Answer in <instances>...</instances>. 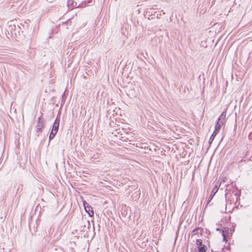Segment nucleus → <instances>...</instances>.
<instances>
[{
  "instance_id": "nucleus-15",
  "label": "nucleus",
  "mask_w": 252,
  "mask_h": 252,
  "mask_svg": "<svg viewBox=\"0 0 252 252\" xmlns=\"http://www.w3.org/2000/svg\"><path fill=\"white\" fill-rule=\"evenodd\" d=\"M87 223L89 225H90V222L89 221H87Z\"/></svg>"
},
{
  "instance_id": "nucleus-6",
  "label": "nucleus",
  "mask_w": 252,
  "mask_h": 252,
  "mask_svg": "<svg viewBox=\"0 0 252 252\" xmlns=\"http://www.w3.org/2000/svg\"><path fill=\"white\" fill-rule=\"evenodd\" d=\"M214 186V188L211 191V194H212L214 196L215 194L218 191L219 187L220 186V183H219V182H218L215 183Z\"/></svg>"
},
{
  "instance_id": "nucleus-3",
  "label": "nucleus",
  "mask_w": 252,
  "mask_h": 252,
  "mask_svg": "<svg viewBox=\"0 0 252 252\" xmlns=\"http://www.w3.org/2000/svg\"><path fill=\"white\" fill-rule=\"evenodd\" d=\"M220 120V115L218 117V121H219ZM220 125L219 124V122H218L217 126H216V129L210 137V138L209 140V143L210 144L212 142V141L214 140L217 133L219 132L218 129L220 128Z\"/></svg>"
},
{
  "instance_id": "nucleus-4",
  "label": "nucleus",
  "mask_w": 252,
  "mask_h": 252,
  "mask_svg": "<svg viewBox=\"0 0 252 252\" xmlns=\"http://www.w3.org/2000/svg\"><path fill=\"white\" fill-rule=\"evenodd\" d=\"M84 206L85 208V209L86 211L88 213L89 215L90 216H92L94 215V211L92 209V208L89 206L88 204L86 202L84 201L83 202Z\"/></svg>"
},
{
  "instance_id": "nucleus-16",
  "label": "nucleus",
  "mask_w": 252,
  "mask_h": 252,
  "mask_svg": "<svg viewBox=\"0 0 252 252\" xmlns=\"http://www.w3.org/2000/svg\"><path fill=\"white\" fill-rule=\"evenodd\" d=\"M223 113H221V116H223Z\"/></svg>"
},
{
  "instance_id": "nucleus-7",
  "label": "nucleus",
  "mask_w": 252,
  "mask_h": 252,
  "mask_svg": "<svg viewBox=\"0 0 252 252\" xmlns=\"http://www.w3.org/2000/svg\"><path fill=\"white\" fill-rule=\"evenodd\" d=\"M67 5L69 9H73L74 7H77V3L74 4L73 0H68L67 2Z\"/></svg>"
},
{
  "instance_id": "nucleus-5",
  "label": "nucleus",
  "mask_w": 252,
  "mask_h": 252,
  "mask_svg": "<svg viewBox=\"0 0 252 252\" xmlns=\"http://www.w3.org/2000/svg\"><path fill=\"white\" fill-rule=\"evenodd\" d=\"M59 124L60 120L58 119H56L54 121V123L53 125V127L51 130L57 133L59 129Z\"/></svg>"
},
{
  "instance_id": "nucleus-14",
  "label": "nucleus",
  "mask_w": 252,
  "mask_h": 252,
  "mask_svg": "<svg viewBox=\"0 0 252 252\" xmlns=\"http://www.w3.org/2000/svg\"><path fill=\"white\" fill-rule=\"evenodd\" d=\"M225 248H226V250H228L229 248V246L228 245V246H226Z\"/></svg>"
},
{
  "instance_id": "nucleus-1",
  "label": "nucleus",
  "mask_w": 252,
  "mask_h": 252,
  "mask_svg": "<svg viewBox=\"0 0 252 252\" xmlns=\"http://www.w3.org/2000/svg\"><path fill=\"white\" fill-rule=\"evenodd\" d=\"M233 231L234 230L231 228L224 227L223 229L221 230V234L223 236V241H227V238L232 234Z\"/></svg>"
},
{
  "instance_id": "nucleus-11",
  "label": "nucleus",
  "mask_w": 252,
  "mask_h": 252,
  "mask_svg": "<svg viewBox=\"0 0 252 252\" xmlns=\"http://www.w3.org/2000/svg\"><path fill=\"white\" fill-rule=\"evenodd\" d=\"M213 197H214V195L210 194V196L208 199L207 204L209 203V202L211 201V200L212 199Z\"/></svg>"
},
{
  "instance_id": "nucleus-10",
  "label": "nucleus",
  "mask_w": 252,
  "mask_h": 252,
  "mask_svg": "<svg viewBox=\"0 0 252 252\" xmlns=\"http://www.w3.org/2000/svg\"><path fill=\"white\" fill-rule=\"evenodd\" d=\"M202 241L201 239H197L196 241V244L197 245V246H201L202 245Z\"/></svg>"
},
{
  "instance_id": "nucleus-13",
  "label": "nucleus",
  "mask_w": 252,
  "mask_h": 252,
  "mask_svg": "<svg viewBox=\"0 0 252 252\" xmlns=\"http://www.w3.org/2000/svg\"><path fill=\"white\" fill-rule=\"evenodd\" d=\"M216 231H220V227H217L215 228Z\"/></svg>"
},
{
  "instance_id": "nucleus-9",
  "label": "nucleus",
  "mask_w": 252,
  "mask_h": 252,
  "mask_svg": "<svg viewBox=\"0 0 252 252\" xmlns=\"http://www.w3.org/2000/svg\"><path fill=\"white\" fill-rule=\"evenodd\" d=\"M199 252H206V249L205 246L199 247L198 249Z\"/></svg>"
},
{
  "instance_id": "nucleus-12",
  "label": "nucleus",
  "mask_w": 252,
  "mask_h": 252,
  "mask_svg": "<svg viewBox=\"0 0 252 252\" xmlns=\"http://www.w3.org/2000/svg\"><path fill=\"white\" fill-rule=\"evenodd\" d=\"M199 229V228H195V229H194L193 230V232H192L194 233V234H195V232H196V231H198Z\"/></svg>"
},
{
  "instance_id": "nucleus-8",
  "label": "nucleus",
  "mask_w": 252,
  "mask_h": 252,
  "mask_svg": "<svg viewBox=\"0 0 252 252\" xmlns=\"http://www.w3.org/2000/svg\"><path fill=\"white\" fill-rule=\"evenodd\" d=\"M56 134H57V133L56 132H54V131H53L51 130V133L49 135V139L50 140L53 139L54 138V137Z\"/></svg>"
},
{
  "instance_id": "nucleus-2",
  "label": "nucleus",
  "mask_w": 252,
  "mask_h": 252,
  "mask_svg": "<svg viewBox=\"0 0 252 252\" xmlns=\"http://www.w3.org/2000/svg\"><path fill=\"white\" fill-rule=\"evenodd\" d=\"M44 120L41 117H39L37 120V124L36 126V132H41L42 129L44 127Z\"/></svg>"
}]
</instances>
